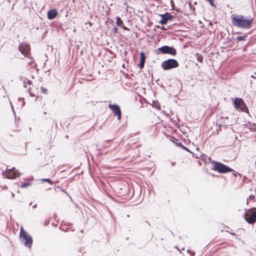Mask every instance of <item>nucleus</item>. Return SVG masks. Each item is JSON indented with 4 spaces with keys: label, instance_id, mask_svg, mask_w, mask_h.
Instances as JSON below:
<instances>
[{
    "label": "nucleus",
    "instance_id": "obj_1",
    "mask_svg": "<svg viewBox=\"0 0 256 256\" xmlns=\"http://www.w3.org/2000/svg\"><path fill=\"white\" fill-rule=\"evenodd\" d=\"M231 19L234 26L242 28H249L252 22V19H247L242 16L238 14H232Z\"/></svg>",
    "mask_w": 256,
    "mask_h": 256
},
{
    "label": "nucleus",
    "instance_id": "obj_2",
    "mask_svg": "<svg viewBox=\"0 0 256 256\" xmlns=\"http://www.w3.org/2000/svg\"><path fill=\"white\" fill-rule=\"evenodd\" d=\"M212 164V169L220 173H225L232 171V169L222 163L213 162Z\"/></svg>",
    "mask_w": 256,
    "mask_h": 256
},
{
    "label": "nucleus",
    "instance_id": "obj_3",
    "mask_svg": "<svg viewBox=\"0 0 256 256\" xmlns=\"http://www.w3.org/2000/svg\"><path fill=\"white\" fill-rule=\"evenodd\" d=\"M178 66V62L174 59H169L163 62L162 66L164 70H169L177 68Z\"/></svg>",
    "mask_w": 256,
    "mask_h": 256
},
{
    "label": "nucleus",
    "instance_id": "obj_4",
    "mask_svg": "<svg viewBox=\"0 0 256 256\" xmlns=\"http://www.w3.org/2000/svg\"><path fill=\"white\" fill-rule=\"evenodd\" d=\"M234 108L238 111L248 112V108L243 100L240 98H236L234 101Z\"/></svg>",
    "mask_w": 256,
    "mask_h": 256
},
{
    "label": "nucleus",
    "instance_id": "obj_5",
    "mask_svg": "<svg viewBox=\"0 0 256 256\" xmlns=\"http://www.w3.org/2000/svg\"><path fill=\"white\" fill-rule=\"evenodd\" d=\"M20 236L21 240L24 242L25 246L30 248L32 242V238L23 230L22 228H20Z\"/></svg>",
    "mask_w": 256,
    "mask_h": 256
},
{
    "label": "nucleus",
    "instance_id": "obj_6",
    "mask_svg": "<svg viewBox=\"0 0 256 256\" xmlns=\"http://www.w3.org/2000/svg\"><path fill=\"white\" fill-rule=\"evenodd\" d=\"M246 220L249 223H254L256 222V211H250L246 213Z\"/></svg>",
    "mask_w": 256,
    "mask_h": 256
},
{
    "label": "nucleus",
    "instance_id": "obj_7",
    "mask_svg": "<svg viewBox=\"0 0 256 256\" xmlns=\"http://www.w3.org/2000/svg\"><path fill=\"white\" fill-rule=\"evenodd\" d=\"M4 176L8 178H14L19 176V174L14 168L6 170Z\"/></svg>",
    "mask_w": 256,
    "mask_h": 256
},
{
    "label": "nucleus",
    "instance_id": "obj_8",
    "mask_svg": "<svg viewBox=\"0 0 256 256\" xmlns=\"http://www.w3.org/2000/svg\"><path fill=\"white\" fill-rule=\"evenodd\" d=\"M109 108L111 109L114 115L118 116V120H120L121 118V112L120 107L116 104H110Z\"/></svg>",
    "mask_w": 256,
    "mask_h": 256
},
{
    "label": "nucleus",
    "instance_id": "obj_9",
    "mask_svg": "<svg viewBox=\"0 0 256 256\" xmlns=\"http://www.w3.org/2000/svg\"><path fill=\"white\" fill-rule=\"evenodd\" d=\"M19 50L24 55L27 56L29 54L30 48L28 45L22 43L20 45Z\"/></svg>",
    "mask_w": 256,
    "mask_h": 256
},
{
    "label": "nucleus",
    "instance_id": "obj_10",
    "mask_svg": "<svg viewBox=\"0 0 256 256\" xmlns=\"http://www.w3.org/2000/svg\"><path fill=\"white\" fill-rule=\"evenodd\" d=\"M159 50L163 54H170L174 55L176 54V50L168 46H162L159 48Z\"/></svg>",
    "mask_w": 256,
    "mask_h": 256
},
{
    "label": "nucleus",
    "instance_id": "obj_11",
    "mask_svg": "<svg viewBox=\"0 0 256 256\" xmlns=\"http://www.w3.org/2000/svg\"><path fill=\"white\" fill-rule=\"evenodd\" d=\"M160 16L161 17V20L159 22L162 24H165L167 23L168 20L171 19L172 16L168 13H166L164 14H160Z\"/></svg>",
    "mask_w": 256,
    "mask_h": 256
},
{
    "label": "nucleus",
    "instance_id": "obj_12",
    "mask_svg": "<svg viewBox=\"0 0 256 256\" xmlns=\"http://www.w3.org/2000/svg\"><path fill=\"white\" fill-rule=\"evenodd\" d=\"M57 15L58 12L56 10H50L48 12V18L49 20H52Z\"/></svg>",
    "mask_w": 256,
    "mask_h": 256
},
{
    "label": "nucleus",
    "instance_id": "obj_13",
    "mask_svg": "<svg viewBox=\"0 0 256 256\" xmlns=\"http://www.w3.org/2000/svg\"><path fill=\"white\" fill-rule=\"evenodd\" d=\"M116 25H117L118 26H122V24H123V22H122V21L120 20V18H119V17H117V18H116Z\"/></svg>",
    "mask_w": 256,
    "mask_h": 256
},
{
    "label": "nucleus",
    "instance_id": "obj_14",
    "mask_svg": "<svg viewBox=\"0 0 256 256\" xmlns=\"http://www.w3.org/2000/svg\"><path fill=\"white\" fill-rule=\"evenodd\" d=\"M140 62H145V55H144V54L142 52L140 54Z\"/></svg>",
    "mask_w": 256,
    "mask_h": 256
},
{
    "label": "nucleus",
    "instance_id": "obj_15",
    "mask_svg": "<svg viewBox=\"0 0 256 256\" xmlns=\"http://www.w3.org/2000/svg\"><path fill=\"white\" fill-rule=\"evenodd\" d=\"M144 62H140L139 66L140 68H142L144 66Z\"/></svg>",
    "mask_w": 256,
    "mask_h": 256
},
{
    "label": "nucleus",
    "instance_id": "obj_16",
    "mask_svg": "<svg viewBox=\"0 0 256 256\" xmlns=\"http://www.w3.org/2000/svg\"><path fill=\"white\" fill-rule=\"evenodd\" d=\"M42 180L44 182H50V184H52V182L50 180V179H42Z\"/></svg>",
    "mask_w": 256,
    "mask_h": 256
},
{
    "label": "nucleus",
    "instance_id": "obj_17",
    "mask_svg": "<svg viewBox=\"0 0 256 256\" xmlns=\"http://www.w3.org/2000/svg\"><path fill=\"white\" fill-rule=\"evenodd\" d=\"M244 38V37H242V36H238V37L237 39L238 40H243Z\"/></svg>",
    "mask_w": 256,
    "mask_h": 256
},
{
    "label": "nucleus",
    "instance_id": "obj_18",
    "mask_svg": "<svg viewBox=\"0 0 256 256\" xmlns=\"http://www.w3.org/2000/svg\"><path fill=\"white\" fill-rule=\"evenodd\" d=\"M208 2L210 3V4H211V6H214V2H213V0H212L208 1Z\"/></svg>",
    "mask_w": 256,
    "mask_h": 256
},
{
    "label": "nucleus",
    "instance_id": "obj_19",
    "mask_svg": "<svg viewBox=\"0 0 256 256\" xmlns=\"http://www.w3.org/2000/svg\"><path fill=\"white\" fill-rule=\"evenodd\" d=\"M208 2L210 3V4H211V6H214V2H213V0H212L208 1Z\"/></svg>",
    "mask_w": 256,
    "mask_h": 256
},
{
    "label": "nucleus",
    "instance_id": "obj_20",
    "mask_svg": "<svg viewBox=\"0 0 256 256\" xmlns=\"http://www.w3.org/2000/svg\"><path fill=\"white\" fill-rule=\"evenodd\" d=\"M28 184H24L22 186V188H24V187H26L28 186Z\"/></svg>",
    "mask_w": 256,
    "mask_h": 256
},
{
    "label": "nucleus",
    "instance_id": "obj_21",
    "mask_svg": "<svg viewBox=\"0 0 256 256\" xmlns=\"http://www.w3.org/2000/svg\"><path fill=\"white\" fill-rule=\"evenodd\" d=\"M122 28H124V29H125V30H126V29H127V28H126V26H123Z\"/></svg>",
    "mask_w": 256,
    "mask_h": 256
},
{
    "label": "nucleus",
    "instance_id": "obj_22",
    "mask_svg": "<svg viewBox=\"0 0 256 256\" xmlns=\"http://www.w3.org/2000/svg\"><path fill=\"white\" fill-rule=\"evenodd\" d=\"M255 166H256V162L255 163Z\"/></svg>",
    "mask_w": 256,
    "mask_h": 256
}]
</instances>
